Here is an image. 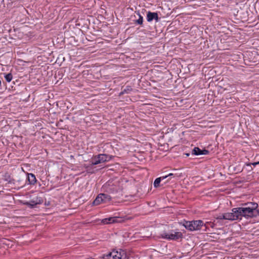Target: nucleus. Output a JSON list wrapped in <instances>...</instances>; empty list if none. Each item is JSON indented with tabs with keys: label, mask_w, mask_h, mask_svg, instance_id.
Masks as SVG:
<instances>
[{
	"label": "nucleus",
	"mask_w": 259,
	"mask_h": 259,
	"mask_svg": "<svg viewBox=\"0 0 259 259\" xmlns=\"http://www.w3.org/2000/svg\"><path fill=\"white\" fill-rule=\"evenodd\" d=\"M242 207H237L241 220L243 217L248 218L255 216L254 212L258 207V204L255 202H247L242 204Z\"/></svg>",
	"instance_id": "nucleus-1"
},
{
	"label": "nucleus",
	"mask_w": 259,
	"mask_h": 259,
	"mask_svg": "<svg viewBox=\"0 0 259 259\" xmlns=\"http://www.w3.org/2000/svg\"><path fill=\"white\" fill-rule=\"evenodd\" d=\"M203 224L202 221L196 220L193 221H185L183 224V226L186 229L190 231H194L200 230Z\"/></svg>",
	"instance_id": "nucleus-2"
},
{
	"label": "nucleus",
	"mask_w": 259,
	"mask_h": 259,
	"mask_svg": "<svg viewBox=\"0 0 259 259\" xmlns=\"http://www.w3.org/2000/svg\"><path fill=\"white\" fill-rule=\"evenodd\" d=\"M217 219H224L230 221H234L240 219L238 210L237 209V207L234 208L232 209V212H226L220 214L217 217Z\"/></svg>",
	"instance_id": "nucleus-3"
},
{
	"label": "nucleus",
	"mask_w": 259,
	"mask_h": 259,
	"mask_svg": "<svg viewBox=\"0 0 259 259\" xmlns=\"http://www.w3.org/2000/svg\"><path fill=\"white\" fill-rule=\"evenodd\" d=\"M161 238L168 240H177L182 238L183 234L180 232H164L161 235Z\"/></svg>",
	"instance_id": "nucleus-4"
},
{
	"label": "nucleus",
	"mask_w": 259,
	"mask_h": 259,
	"mask_svg": "<svg viewBox=\"0 0 259 259\" xmlns=\"http://www.w3.org/2000/svg\"><path fill=\"white\" fill-rule=\"evenodd\" d=\"M153 20H155L156 22L159 21L158 14L157 13L149 11L147 14V20L148 22H151Z\"/></svg>",
	"instance_id": "nucleus-5"
},
{
	"label": "nucleus",
	"mask_w": 259,
	"mask_h": 259,
	"mask_svg": "<svg viewBox=\"0 0 259 259\" xmlns=\"http://www.w3.org/2000/svg\"><path fill=\"white\" fill-rule=\"evenodd\" d=\"M192 153L196 155H207L209 153V151L206 149L201 150L198 147H195L193 149Z\"/></svg>",
	"instance_id": "nucleus-6"
},
{
	"label": "nucleus",
	"mask_w": 259,
	"mask_h": 259,
	"mask_svg": "<svg viewBox=\"0 0 259 259\" xmlns=\"http://www.w3.org/2000/svg\"><path fill=\"white\" fill-rule=\"evenodd\" d=\"M118 219L119 218L118 217H109L103 219L102 222L104 224H112L118 222Z\"/></svg>",
	"instance_id": "nucleus-7"
},
{
	"label": "nucleus",
	"mask_w": 259,
	"mask_h": 259,
	"mask_svg": "<svg viewBox=\"0 0 259 259\" xmlns=\"http://www.w3.org/2000/svg\"><path fill=\"white\" fill-rule=\"evenodd\" d=\"M98 155L101 163L106 161H109L112 159V156L111 155L104 154H101Z\"/></svg>",
	"instance_id": "nucleus-8"
},
{
	"label": "nucleus",
	"mask_w": 259,
	"mask_h": 259,
	"mask_svg": "<svg viewBox=\"0 0 259 259\" xmlns=\"http://www.w3.org/2000/svg\"><path fill=\"white\" fill-rule=\"evenodd\" d=\"M41 200H38L37 198L36 200H31L29 201H27L24 203V204L28 206L30 208H33L36 205L41 203Z\"/></svg>",
	"instance_id": "nucleus-9"
},
{
	"label": "nucleus",
	"mask_w": 259,
	"mask_h": 259,
	"mask_svg": "<svg viewBox=\"0 0 259 259\" xmlns=\"http://www.w3.org/2000/svg\"><path fill=\"white\" fill-rule=\"evenodd\" d=\"M27 179L30 185H34L37 181L35 175L33 174H28Z\"/></svg>",
	"instance_id": "nucleus-10"
},
{
	"label": "nucleus",
	"mask_w": 259,
	"mask_h": 259,
	"mask_svg": "<svg viewBox=\"0 0 259 259\" xmlns=\"http://www.w3.org/2000/svg\"><path fill=\"white\" fill-rule=\"evenodd\" d=\"M101 197H102L103 203L109 202L111 200V196L108 194L101 193Z\"/></svg>",
	"instance_id": "nucleus-11"
},
{
	"label": "nucleus",
	"mask_w": 259,
	"mask_h": 259,
	"mask_svg": "<svg viewBox=\"0 0 259 259\" xmlns=\"http://www.w3.org/2000/svg\"><path fill=\"white\" fill-rule=\"evenodd\" d=\"M166 178V177H161L158 178H156L153 183V186L155 188H157L159 186V184L162 180H164Z\"/></svg>",
	"instance_id": "nucleus-12"
},
{
	"label": "nucleus",
	"mask_w": 259,
	"mask_h": 259,
	"mask_svg": "<svg viewBox=\"0 0 259 259\" xmlns=\"http://www.w3.org/2000/svg\"><path fill=\"white\" fill-rule=\"evenodd\" d=\"M93 203L94 205H98L103 203L102 197H101V194L97 196L95 200L93 201Z\"/></svg>",
	"instance_id": "nucleus-13"
},
{
	"label": "nucleus",
	"mask_w": 259,
	"mask_h": 259,
	"mask_svg": "<svg viewBox=\"0 0 259 259\" xmlns=\"http://www.w3.org/2000/svg\"><path fill=\"white\" fill-rule=\"evenodd\" d=\"M99 163H101L98 158V155L95 156L91 161V165H97Z\"/></svg>",
	"instance_id": "nucleus-14"
},
{
	"label": "nucleus",
	"mask_w": 259,
	"mask_h": 259,
	"mask_svg": "<svg viewBox=\"0 0 259 259\" xmlns=\"http://www.w3.org/2000/svg\"><path fill=\"white\" fill-rule=\"evenodd\" d=\"M4 77L6 81L8 82H10L13 78V75L11 73L5 74Z\"/></svg>",
	"instance_id": "nucleus-15"
},
{
	"label": "nucleus",
	"mask_w": 259,
	"mask_h": 259,
	"mask_svg": "<svg viewBox=\"0 0 259 259\" xmlns=\"http://www.w3.org/2000/svg\"><path fill=\"white\" fill-rule=\"evenodd\" d=\"M139 19L136 21V23L140 25L143 24V17L138 13Z\"/></svg>",
	"instance_id": "nucleus-16"
},
{
	"label": "nucleus",
	"mask_w": 259,
	"mask_h": 259,
	"mask_svg": "<svg viewBox=\"0 0 259 259\" xmlns=\"http://www.w3.org/2000/svg\"><path fill=\"white\" fill-rule=\"evenodd\" d=\"M164 177H166V178H168V177H173V178H175L176 177V175L175 174H173V173H169V174H168L167 175H166ZM171 178H169V179H170Z\"/></svg>",
	"instance_id": "nucleus-17"
},
{
	"label": "nucleus",
	"mask_w": 259,
	"mask_h": 259,
	"mask_svg": "<svg viewBox=\"0 0 259 259\" xmlns=\"http://www.w3.org/2000/svg\"><path fill=\"white\" fill-rule=\"evenodd\" d=\"M131 90L132 89L130 87H127V90H126V89L124 90L122 93H128V91H131Z\"/></svg>",
	"instance_id": "nucleus-18"
},
{
	"label": "nucleus",
	"mask_w": 259,
	"mask_h": 259,
	"mask_svg": "<svg viewBox=\"0 0 259 259\" xmlns=\"http://www.w3.org/2000/svg\"><path fill=\"white\" fill-rule=\"evenodd\" d=\"M259 164V162H255V163H253L254 165H256V164Z\"/></svg>",
	"instance_id": "nucleus-19"
}]
</instances>
